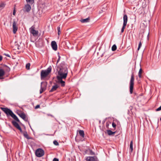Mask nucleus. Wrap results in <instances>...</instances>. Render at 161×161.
<instances>
[{
	"label": "nucleus",
	"instance_id": "obj_1",
	"mask_svg": "<svg viewBox=\"0 0 161 161\" xmlns=\"http://www.w3.org/2000/svg\"><path fill=\"white\" fill-rule=\"evenodd\" d=\"M58 68L59 69L58 72V76L57 77H61L64 75H66V77L68 71L65 64L64 62L62 63Z\"/></svg>",
	"mask_w": 161,
	"mask_h": 161
},
{
	"label": "nucleus",
	"instance_id": "obj_2",
	"mask_svg": "<svg viewBox=\"0 0 161 161\" xmlns=\"http://www.w3.org/2000/svg\"><path fill=\"white\" fill-rule=\"evenodd\" d=\"M52 67L50 66L47 69L42 70L41 71V79L45 78L51 72Z\"/></svg>",
	"mask_w": 161,
	"mask_h": 161
},
{
	"label": "nucleus",
	"instance_id": "obj_3",
	"mask_svg": "<svg viewBox=\"0 0 161 161\" xmlns=\"http://www.w3.org/2000/svg\"><path fill=\"white\" fill-rule=\"evenodd\" d=\"M134 81V77L133 73L131 75L130 82V94L133 93Z\"/></svg>",
	"mask_w": 161,
	"mask_h": 161
},
{
	"label": "nucleus",
	"instance_id": "obj_4",
	"mask_svg": "<svg viewBox=\"0 0 161 161\" xmlns=\"http://www.w3.org/2000/svg\"><path fill=\"white\" fill-rule=\"evenodd\" d=\"M36 156L38 157H42L44 154V150L41 148H38L36 150L35 152Z\"/></svg>",
	"mask_w": 161,
	"mask_h": 161
},
{
	"label": "nucleus",
	"instance_id": "obj_5",
	"mask_svg": "<svg viewBox=\"0 0 161 161\" xmlns=\"http://www.w3.org/2000/svg\"><path fill=\"white\" fill-rule=\"evenodd\" d=\"M0 108L4 112L7 117L10 116L12 112V110L7 108L0 107Z\"/></svg>",
	"mask_w": 161,
	"mask_h": 161
},
{
	"label": "nucleus",
	"instance_id": "obj_6",
	"mask_svg": "<svg viewBox=\"0 0 161 161\" xmlns=\"http://www.w3.org/2000/svg\"><path fill=\"white\" fill-rule=\"evenodd\" d=\"M66 78V75H64V76H63L61 77H57V78L58 80V83L61 84L62 86H64L65 85V82L62 79H65Z\"/></svg>",
	"mask_w": 161,
	"mask_h": 161
},
{
	"label": "nucleus",
	"instance_id": "obj_7",
	"mask_svg": "<svg viewBox=\"0 0 161 161\" xmlns=\"http://www.w3.org/2000/svg\"><path fill=\"white\" fill-rule=\"evenodd\" d=\"M123 24L122 27L121 29V32L122 33L124 31V29L125 28V27L126 25L127 21L128 20L127 16L126 14H125L123 16Z\"/></svg>",
	"mask_w": 161,
	"mask_h": 161
},
{
	"label": "nucleus",
	"instance_id": "obj_8",
	"mask_svg": "<svg viewBox=\"0 0 161 161\" xmlns=\"http://www.w3.org/2000/svg\"><path fill=\"white\" fill-rule=\"evenodd\" d=\"M35 26H32L30 28V32L33 36H35L38 35V31L35 30Z\"/></svg>",
	"mask_w": 161,
	"mask_h": 161
},
{
	"label": "nucleus",
	"instance_id": "obj_9",
	"mask_svg": "<svg viewBox=\"0 0 161 161\" xmlns=\"http://www.w3.org/2000/svg\"><path fill=\"white\" fill-rule=\"evenodd\" d=\"M13 32L14 34H15L18 30V26L16 25V23L15 20H14L13 22Z\"/></svg>",
	"mask_w": 161,
	"mask_h": 161
},
{
	"label": "nucleus",
	"instance_id": "obj_10",
	"mask_svg": "<svg viewBox=\"0 0 161 161\" xmlns=\"http://www.w3.org/2000/svg\"><path fill=\"white\" fill-rule=\"evenodd\" d=\"M51 47L53 49L56 51L57 49V45L56 42L55 41H52L51 43Z\"/></svg>",
	"mask_w": 161,
	"mask_h": 161
},
{
	"label": "nucleus",
	"instance_id": "obj_11",
	"mask_svg": "<svg viewBox=\"0 0 161 161\" xmlns=\"http://www.w3.org/2000/svg\"><path fill=\"white\" fill-rule=\"evenodd\" d=\"M86 161H97V158L95 157L89 156L86 158Z\"/></svg>",
	"mask_w": 161,
	"mask_h": 161
},
{
	"label": "nucleus",
	"instance_id": "obj_12",
	"mask_svg": "<svg viewBox=\"0 0 161 161\" xmlns=\"http://www.w3.org/2000/svg\"><path fill=\"white\" fill-rule=\"evenodd\" d=\"M19 115L25 121H28V118H26V115L25 114L22 113L19 114Z\"/></svg>",
	"mask_w": 161,
	"mask_h": 161
},
{
	"label": "nucleus",
	"instance_id": "obj_13",
	"mask_svg": "<svg viewBox=\"0 0 161 161\" xmlns=\"http://www.w3.org/2000/svg\"><path fill=\"white\" fill-rule=\"evenodd\" d=\"M23 134L25 137L27 139H33V138L32 137H30L26 131H25L23 132Z\"/></svg>",
	"mask_w": 161,
	"mask_h": 161
},
{
	"label": "nucleus",
	"instance_id": "obj_14",
	"mask_svg": "<svg viewBox=\"0 0 161 161\" xmlns=\"http://www.w3.org/2000/svg\"><path fill=\"white\" fill-rule=\"evenodd\" d=\"M25 9L26 12H28L31 10V7L29 4H27L25 5Z\"/></svg>",
	"mask_w": 161,
	"mask_h": 161
},
{
	"label": "nucleus",
	"instance_id": "obj_15",
	"mask_svg": "<svg viewBox=\"0 0 161 161\" xmlns=\"http://www.w3.org/2000/svg\"><path fill=\"white\" fill-rule=\"evenodd\" d=\"M10 116L12 117L16 121L18 122H19V120L17 116L13 113V112Z\"/></svg>",
	"mask_w": 161,
	"mask_h": 161
},
{
	"label": "nucleus",
	"instance_id": "obj_16",
	"mask_svg": "<svg viewBox=\"0 0 161 161\" xmlns=\"http://www.w3.org/2000/svg\"><path fill=\"white\" fill-rule=\"evenodd\" d=\"M47 85V82H42L41 83V87L46 89Z\"/></svg>",
	"mask_w": 161,
	"mask_h": 161
},
{
	"label": "nucleus",
	"instance_id": "obj_17",
	"mask_svg": "<svg viewBox=\"0 0 161 161\" xmlns=\"http://www.w3.org/2000/svg\"><path fill=\"white\" fill-rule=\"evenodd\" d=\"M12 123L13 125L17 129L20 127L19 124L15 121H12Z\"/></svg>",
	"mask_w": 161,
	"mask_h": 161
},
{
	"label": "nucleus",
	"instance_id": "obj_18",
	"mask_svg": "<svg viewBox=\"0 0 161 161\" xmlns=\"http://www.w3.org/2000/svg\"><path fill=\"white\" fill-rule=\"evenodd\" d=\"M58 87V86L57 85H56L53 86L51 90L49 91L50 92H52L56 90L57 88Z\"/></svg>",
	"mask_w": 161,
	"mask_h": 161
},
{
	"label": "nucleus",
	"instance_id": "obj_19",
	"mask_svg": "<svg viewBox=\"0 0 161 161\" xmlns=\"http://www.w3.org/2000/svg\"><path fill=\"white\" fill-rule=\"evenodd\" d=\"M90 18L88 17L86 19H82L80 20V21L83 23L88 22H89Z\"/></svg>",
	"mask_w": 161,
	"mask_h": 161
},
{
	"label": "nucleus",
	"instance_id": "obj_20",
	"mask_svg": "<svg viewBox=\"0 0 161 161\" xmlns=\"http://www.w3.org/2000/svg\"><path fill=\"white\" fill-rule=\"evenodd\" d=\"M79 133L80 135L82 138L84 137V133L83 130H80L79 131Z\"/></svg>",
	"mask_w": 161,
	"mask_h": 161
},
{
	"label": "nucleus",
	"instance_id": "obj_21",
	"mask_svg": "<svg viewBox=\"0 0 161 161\" xmlns=\"http://www.w3.org/2000/svg\"><path fill=\"white\" fill-rule=\"evenodd\" d=\"M107 134L109 136L114 135L115 133V132H113L111 130H107Z\"/></svg>",
	"mask_w": 161,
	"mask_h": 161
},
{
	"label": "nucleus",
	"instance_id": "obj_22",
	"mask_svg": "<svg viewBox=\"0 0 161 161\" xmlns=\"http://www.w3.org/2000/svg\"><path fill=\"white\" fill-rule=\"evenodd\" d=\"M130 152L131 153L133 150V141H131L130 143Z\"/></svg>",
	"mask_w": 161,
	"mask_h": 161
},
{
	"label": "nucleus",
	"instance_id": "obj_23",
	"mask_svg": "<svg viewBox=\"0 0 161 161\" xmlns=\"http://www.w3.org/2000/svg\"><path fill=\"white\" fill-rule=\"evenodd\" d=\"M5 74V72L3 69H0V78Z\"/></svg>",
	"mask_w": 161,
	"mask_h": 161
},
{
	"label": "nucleus",
	"instance_id": "obj_24",
	"mask_svg": "<svg viewBox=\"0 0 161 161\" xmlns=\"http://www.w3.org/2000/svg\"><path fill=\"white\" fill-rule=\"evenodd\" d=\"M142 69L141 68L139 71L138 72V76L140 78H141L142 77Z\"/></svg>",
	"mask_w": 161,
	"mask_h": 161
},
{
	"label": "nucleus",
	"instance_id": "obj_25",
	"mask_svg": "<svg viewBox=\"0 0 161 161\" xmlns=\"http://www.w3.org/2000/svg\"><path fill=\"white\" fill-rule=\"evenodd\" d=\"M26 1L27 3L30 4H32L34 2V0H26Z\"/></svg>",
	"mask_w": 161,
	"mask_h": 161
},
{
	"label": "nucleus",
	"instance_id": "obj_26",
	"mask_svg": "<svg viewBox=\"0 0 161 161\" xmlns=\"http://www.w3.org/2000/svg\"><path fill=\"white\" fill-rule=\"evenodd\" d=\"M4 68L7 71H9L10 70V69L8 67L7 65H4Z\"/></svg>",
	"mask_w": 161,
	"mask_h": 161
},
{
	"label": "nucleus",
	"instance_id": "obj_27",
	"mask_svg": "<svg viewBox=\"0 0 161 161\" xmlns=\"http://www.w3.org/2000/svg\"><path fill=\"white\" fill-rule=\"evenodd\" d=\"M117 49V47L115 45H114L112 47V50L113 51H115Z\"/></svg>",
	"mask_w": 161,
	"mask_h": 161
},
{
	"label": "nucleus",
	"instance_id": "obj_28",
	"mask_svg": "<svg viewBox=\"0 0 161 161\" xmlns=\"http://www.w3.org/2000/svg\"><path fill=\"white\" fill-rule=\"evenodd\" d=\"M30 64L29 63H27L26 65V68L27 69H29L30 68Z\"/></svg>",
	"mask_w": 161,
	"mask_h": 161
},
{
	"label": "nucleus",
	"instance_id": "obj_29",
	"mask_svg": "<svg viewBox=\"0 0 161 161\" xmlns=\"http://www.w3.org/2000/svg\"><path fill=\"white\" fill-rule=\"evenodd\" d=\"M45 90H46V89L41 87V88L40 90V94L42 93Z\"/></svg>",
	"mask_w": 161,
	"mask_h": 161
},
{
	"label": "nucleus",
	"instance_id": "obj_30",
	"mask_svg": "<svg viewBox=\"0 0 161 161\" xmlns=\"http://www.w3.org/2000/svg\"><path fill=\"white\" fill-rule=\"evenodd\" d=\"M57 30H58V35H59L60 33V30H61L60 27H57Z\"/></svg>",
	"mask_w": 161,
	"mask_h": 161
},
{
	"label": "nucleus",
	"instance_id": "obj_31",
	"mask_svg": "<svg viewBox=\"0 0 161 161\" xmlns=\"http://www.w3.org/2000/svg\"><path fill=\"white\" fill-rule=\"evenodd\" d=\"M53 143L56 146H58L59 145L58 143L56 140H54L53 142Z\"/></svg>",
	"mask_w": 161,
	"mask_h": 161
},
{
	"label": "nucleus",
	"instance_id": "obj_32",
	"mask_svg": "<svg viewBox=\"0 0 161 161\" xmlns=\"http://www.w3.org/2000/svg\"><path fill=\"white\" fill-rule=\"evenodd\" d=\"M142 44L141 42L140 41L139 42V46H138V48L137 49L138 50H139L140 48L142 46Z\"/></svg>",
	"mask_w": 161,
	"mask_h": 161
},
{
	"label": "nucleus",
	"instance_id": "obj_33",
	"mask_svg": "<svg viewBox=\"0 0 161 161\" xmlns=\"http://www.w3.org/2000/svg\"><path fill=\"white\" fill-rule=\"evenodd\" d=\"M112 125L113 128H115L116 127V125L114 122H113L112 123Z\"/></svg>",
	"mask_w": 161,
	"mask_h": 161
},
{
	"label": "nucleus",
	"instance_id": "obj_34",
	"mask_svg": "<svg viewBox=\"0 0 161 161\" xmlns=\"http://www.w3.org/2000/svg\"><path fill=\"white\" fill-rule=\"evenodd\" d=\"M17 129H18L21 133H23V131H22L21 128L20 127H19Z\"/></svg>",
	"mask_w": 161,
	"mask_h": 161
},
{
	"label": "nucleus",
	"instance_id": "obj_35",
	"mask_svg": "<svg viewBox=\"0 0 161 161\" xmlns=\"http://www.w3.org/2000/svg\"><path fill=\"white\" fill-rule=\"evenodd\" d=\"M60 56L59 55H58V58L57 60V63H58L59 62V61H60Z\"/></svg>",
	"mask_w": 161,
	"mask_h": 161
},
{
	"label": "nucleus",
	"instance_id": "obj_36",
	"mask_svg": "<svg viewBox=\"0 0 161 161\" xmlns=\"http://www.w3.org/2000/svg\"><path fill=\"white\" fill-rule=\"evenodd\" d=\"M161 110V106L158 108L156 109V111H159Z\"/></svg>",
	"mask_w": 161,
	"mask_h": 161
},
{
	"label": "nucleus",
	"instance_id": "obj_37",
	"mask_svg": "<svg viewBox=\"0 0 161 161\" xmlns=\"http://www.w3.org/2000/svg\"><path fill=\"white\" fill-rule=\"evenodd\" d=\"M53 161H58V159L56 158H54Z\"/></svg>",
	"mask_w": 161,
	"mask_h": 161
},
{
	"label": "nucleus",
	"instance_id": "obj_38",
	"mask_svg": "<svg viewBox=\"0 0 161 161\" xmlns=\"http://www.w3.org/2000/svg\"><path fill=\"white\" fill-rule=\"evenodd\" d=\"M40 106L39 105H37L35 107V109H37L38 108H40Z\"/></svg>",
	"mask_w": 161,
	"mask_h": 161
},
{
	"label": "nucleus",
	"instance_id": "obj_39",
	"mask_svg": "<svg viewBox=\"0 0 161 161\" xmlns=\"http://www.w3.org/2000/svg\"><path fill=\"white\" fill-rule=\"evenodd\" d=\"M4 4H0V7H4Z\"/></svg>",
	"mask_w": 161,
	"mask_h": 161
},
{
	"label": "nucleus",
	"instance_id": "obj_40",
	"mask_svg": "<svg viewBox=\"0 0 161 161\" xmlns=\"http://www.w3.org/2000/svg\"><path fill=\"white\" fill-rule=\"evenodd\" d=\"M47 115L48 116H51V117H53V116L52 115V114H47Z\"/></svg>",
	"mask_w": 161,
	"mask_h": 161
},
{
	"label": "nucleus",
	"instance_id": "obj_41",
	"mask_svg": "<svg viewBox=\"0 0 161 161\" xmlns=\"http://www.w3.org/2000/svg\"><path fill=\"white\" fill-rule=\"evenodd\" d=\"M15 13H16V12H15V10L14 9V11H13V14L14 15H15Z\"/></svg>",
	"mask_w": 161,
	"mask_h": 161
},
{
	"label": "nucleus",
	"instance_id": "obj_42",
	"mask_svg": "<svg viewBox=\"0 0 161 161\" xmlns=\"http://www.w3.org/2000/svg\"><path fill=\"white\" fill-rule=\"evenodd\" d=\"M3 57L2 56L0 55V61H1L2 60Z\"/></svg>",
	"mask_w": 161,
	"mask_h": 161
},
{
	"label": "nucleus",
	"instance_id": "obj_43",
	"mask_svg": "<svg viewBox=\"0 0 161 161\" xmlns=\"http://www.w3.org/2000/svg\"><path fill=\"white\" fill-rule=\"evenodd\" d=\"M6 56H8V57H9V55H8V54H6Z\"/></svg>",
	"mask_w": 161,
	"mask_h": 161
},
{
	"label": "nucleus",
	"instance_id": "obj_44",
	"mask_svg": "<svg viewBox=\"0 0 161 161\" xmlns=\"http://www.w3.org/2000/svg\"><path fill=\"white\" fill-rule=\"evenodd\" d=\"M29 125H30V127H31V126H30V124H29Z\"/></svg>",
	"mask_w": 161,
	"mask_h": 161
},
{
	"label": "nucleus",
	"instance_id": "obj_45",
	"mask_svg": "<svg viewBox=\"0 0 161 161\" xmlns=\"http://www.w3.org/2000/svg\"><path fill=\"white\" fill-rule=\"evenodd\" d=\"M160 121H161V118H160Z\"/></svg>",
	"mask_w": 161,
	"mask_h": 161
}]
</instances>
